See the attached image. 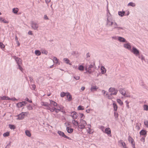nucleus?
I'll return each instance as SVG.
<instances>
[{
    "instance_id": "4d7b16f0",
    "label": "nucleus",
    "mask_w": 148,
    "mask_h": 148,
    "mask_svg": "<svg viewBox=\"0 0 148 148\" xmlns=\"http://www.w3.org/2000/svg\"><path fill=\"white\" fill-rule=\"evenodd\" d=\"M101 70V73L102 74H104L106 72V69L104 70L102 69V70Z\"/></svg>"
},
{
    "instance_id": "4c0bfd02",
    "label": "nucleus",
    "mask_w": 148,
    "mask_h": 148,
    "mask_svg": "<svg viewBox=\"0 0 148 148\" xmlns=\"http://www.w3.org/2000/svg\"><path fill=\"white\" fill-rule=\"evenodd\" d=\"M10 135V133L9 132H8L4 133L3 134V136L4 137H7L9 136Z\"/></svg>"
},
{
    "instance_id": "49530a36",
    "label": "nucleus",
    "mask_w": 148,
    "mask_h": 148,
    "mask_svg": "<svg viewBox=\"0 0 148 148\" xmlns=\"http://www.w3.org/2000/svg\"><path fill=\"white\" fill-rule=\"evenodd\" d=\"M144 124L147 127H148V121L147 120H145L144 122Z\"/></svg>"
},
{
    "instance_id": "a878e982",
    "label": "nucleus",
    "mask_w": 148,
    "mask_h": 148,
    "mask_svg": "<svg viewBox=\"0 0 148 148\" xmlns=\"http://www.w3.org/2000/svg\"><path fill=\"white\" fill-rule=\"evenodd\" d=\"M72 122L74 125L76 126H77L78 125V123L77 121L75 120H73L72 121Z\"/></svg>"
},
{
    "instance_id": "ea45409f",
    "label": "nucleus",
    "mask_w": 148,
    "mask_h": 148,
    "mask_svg": "<svg viewBox=\"0 0 148 148\" xmlns=\"http://www.w3.org/2000/svg\"><path fill=\"white\" fill-rule=\"evenodd\" d=\"M118 91L117 90H116L114 92H111V93L110 94V96H112V95H116L117 94V92Z\"/></svg>"
},
{
    "instance_id": "4468645a",
    "label": "nucleus",
    "mask_w": 148,
    "mask_h": 148,
    "mask_svg": "<svg viewBox=\"0 0 148 148\" xmlns=\"http://www.w3.org/2000/svg\"><path fill=\"white\" fill-rule=\"evenodd\" d=\"M25 106V104L23 103L22 102H20L16 104V106L18 108H21L23 106Z\"/></svg>"
},
{
    "instance_id": "c756f323",
    "label": "nucleus",
    "mask_w": 148,
    "mask_h": 148,
    "mask_svg": "<svg viewBox=\"0 0 148 148\" xmlns=\"http://www.w3.org/2000/svg\"><path fill=\"white\" fill-rule=\"evenodd\" d=\"M25 133L26 135L28 137H30L31 136V134L29 130H26L25 131Z\"/></svg>"
},
{
    "instance_id": "9b49d317",
    "label": "nucleus",
    "mask_w": 148,
    "mask_h": 148,
    "mask_svg": "<svg viewBox=\"0 0 148 148\" xmlns=\"http://www.w3.org/2000/svg\"><path fill=\"white\" fill-rule=\"evenodd\" d=\"M66 130L67 132L69 133H71L73 131V128H70L69 127H66Z\"/></svg>"
},
{
    "instance_id": "2f4dec72",
    "label": "nucleus",
    "mask_w": 148,
    "mask_h": 148,
    "mask_svg": "<svg viewBox=\"0 0 148 148\" xmlns=\"http://www.w3.org/2000/svg\"><path fill=\"white\" fill-rule=\"evenodd\" d=\"M9 127L12 130H14L15 128V126L13 125L10 124L9 125Z\"/></svg>"
},
{
    "instance_id": "bf43d9fd",
    "label": "nucleus",
    "mask_w": 148,
    "mask_h": 148,
    "mask_svg": "<svg viewBox=\"0 0 148 148\" xmlns=\"http://www.w3.org/2000/svg\"><path fill=\"white\" fill-rule=\"evenodd\" d=\"M18 69H19L21 71H22L23 68L21 65V64L18 65Z\"/></svg>"
},
{
    "instance_id": "aec40b11",
    "label": "nucleus",
    "mask_w": 148,
    "mask_h": 148,
    "mask_svg": "<svg viewBox=\"0 0 148 148\" xmlns=\"http://www.w3.org/2000/svg\"><path fill=\"white\" fill-rule=\"evenodd\" d=\"M119 92L122 95L124 96H125V93L124 92L125 90L123 88H121L119 90Z\"/></svg>"
},
{
    "instance_id": "f257e3e1",
    "label": "nucleus",
    "mask_w": 148,
    "mask_h": 148,
    "mask_svg": "<svg viewBox=\"0 0 148 148\" xmlns=\"http://www.w3.org/2000/svg\"><path fill=\"white\" fill-rule=\"evenodd\" d=\"M131 52L133 53L136 56H138L139 55V51L136 48L134 47H133L132 48V50Z\"/></svg>"
},
{
    "instance_id": "680f3d73",
    "label": "nucleus",
    "mask_w": 148,
    "mask_h": 148,
    "mask_svg": "<svg viewBox=\"0 0 148 148\" xmlns=\"http://www.w3.org/2000/svg\"><path fill=\"white\" fill-rule=\"evenodd\" d=\"M25 100L30 103H32V100H29L27 98H26Z\"/></svg>"
},
{
    "instance_id": "6e6d98bb",
    "label": "nucleus",
    "mask_w": 148,
    "mask_h": 148,
    "mask_svg": "<svg viewBox=\"0 0 148 148\" xmlns=\"http://www.w3.org/2000/svg\"><path fill=\"white\" fill-rule=\"evenodd\" d=\"M77 52L76 51H73L71 53V55H74L77 54Z\"/></svg>"
},
{
    "instance_id": "69168bd1",
    "label": "nucleus",
    "mask_w": 148,
    "mask_h": 148,
    "mask_svg": "<svg viewBox=\"0 0 148 148\" xmlns=\"http://www.w3.org/2000/svg\"><path fill=\"white\" fill-rule=\"evenodd\" d=\"M56 109V108H51V109L50 110V111L51 112H53Z\"/></svg>"
},
{
    "instance_id": "3c124183",
    "label": "nucleus",
    "mask_w": 148,
    "mask_h": 148,
    "mask_svg": "<svg viewBox=\"0 0 148 148\" xmlns=\"http://www.w3.org/2000/svg\"><path fill=\"white\" fill-rule=\"evenodd\" d=\"M42 53L47 55L48 53V51L46 50H44L42 51Z\"/></svg>"
},
{
    "instance_id": "f704fd0d",
    "label": "nucleus",
    "mask_w": 148,
    "mask_h": 148,
    "mask_svg": "<svg viewBox=\"0 0 148 148\" xmlns=\"http://www.w3.org/2000/svg\"><path fill=\"white\" fill-rule=\"evenodd\" d=\"M49 104L46 102H42V103L41 105L43 106L47 107L49 106Z\"/></svg>"
},
{
    "instance_id": "0e129e2a",
    "label": "nucleus",
    "mask_w": 148,
    "mask_h": 148,
    "mask_svg": "<svg viewBox=\"0 0 148 148\" xmlns=\"http://www.w3.org/2000/svg\"><path fill=\"white\" fill-rule=\"evenodd\" d=\"M44 19L45 20H48L49 18L47 16V15H45L44 16Z\"/></svg>"
},
{
    "instance_id": "20e7f679",
    "label": "nucleus",
    "mask_w": 148,
    "mask_h": 148,
    "mask_svg": "<svg viewBox=\"0 0 148 148\" xmlns=\"http://www.w3.org/2000/svg\"><path fill=\"white\" fill-rule=\"evenodd\" d=\"M25 113H27L26 112H22L20 114L17 115L18 118L17 119L21 120L23 119L25 116Z\"/></svg>"
},
{
    "instance_id": "e433bc0d",
    "label": "nucleus",
    "mask_w": 148,
    "mask_h": 148,
    "mask_svg": "<svg viewBox=\"0 0 148 148\" xmlns=\"http://www.w3.org/2000/svg\"><path fill=\"white\" fill-rule=\"evenodd\" d=\"M139 58L141 59V60L143 61V60H145L144 57L142 55H139L138 56Z\"/></svg>"
},
{
    "instance_id": "7ed1b4c3",
    "label": "nucleus",
    "mask_w": 148,
    "mask_h": 148,
    "mask_svg": "<svg viewBox=\"0 0 148 148\" xmlns=\"http://www.w3.org/2000/svg\"><path fill=\"white\" fill-rule=\"evenodd\" d=\"M31 24L32 27L34 30H36L38 28V25L35 22L32 21Z\"/></svg>"
},
{
    "instance_id": "13d9d810",
    "label": "nucleus",
    "mask_w": 148,
    "mask_h": 148,
    "mask_svg": "<svg viewBox=\"0 0 148 148\" xmlns=\"http://www.w3.org/2000/svg\"><path fill=\"white\" fill-rule=\"evenodd\" d=\"M79 114L80 116V119H82V118L83 117H84L85 116H84L83 114L79 113Z\"/></svg>"
},
{
    "instance_id": "5701e85b",
    "label": "nucleus",
    "mask_w": 148,
    "mask_h": 148,
    "mask_svg": "<svg viewBox=\"0 0 148 148\" xmlns=\"http://www.w3.org/2000/svg\"><path fill=\"white\" fill-rule=\"evenodd\" d=\"M84 67L82 65H79L78 68V69L79 71H83L84 70Z\"/></svg>"
},
{
    "instance_id": "dca6fc26",
    "label": "nucleus",
    "mask_w": 148,
    "mask_h": 148,
    "mask_svg": "<svg viewBox=\"0 0 148 148\" xmlns=\"http://www.w3.org/2000/svg\"><path fill=\"white\" fill-rule=\"evenodd\" d=\"M119 142L121 143L122 146H123L124 148H127L126 146V145L125 143L123 142V140H120L119 141Z\"/></svg>"
},
{
    "instance_id": "423d86ee",
    "label": "nucleus",
    "mask_w": 148,
    "mask_h": 148,
    "mask_svg": "<svg viewBox=\"0 0 148 148\" xmlns=\"http://www.w3.org/2000/svg\"><path fill=\"white\" fill-rule=\"evenodd\" d=\"M17 65L21 64H22L21 59L18 57H16V56H14Z\"/></svg>"
},
{
    "instance_id": "5fc2aeb1",
    "label": "nucleus",
    "mask_w": 148,
    "mask_h": 148,
    "mask_svg": "<svg viewBox=\"0 0 148 148\" xmlns=\"http://www.w3.org/2000/svg\"><path fill=\"white\" fill-rule=\"evenodd\" d=\"M145 136L144 137H143L142 138H141L140 139V140L143 142V143H144L145 142Z\"/></svg>"
},
{
    "instance_id": "6e6552de",
    "label": "nucleus",
    "mask_w": 148,
    "mask_h": 148,
    "mask_svg": "<svg viewBox=\"0 0 148 148\" xmlns=\"http://www.w3.org/2000/svg\"><path fill=\"white\" fill-rule=\"evenodd\" d=\"M118 40L120 42H127V41L126 40V39L121 37L119 36L118 37Z\"/></svg>"
},
{
    "instance_id": "c85d7f7f",
    "label": "nucleus",
    "mask_w": 148,
    "mask_h": 148,
    "mask_svg": "<svg viewBox=\"0 0 148 148\" xmlns=\"http://www.w3.org/2000/svg\"><path fill=\"white\" fill-rule=\"evenodd\" d=\"M18 10V9L17 8H14L12 9V12L16 14L17 13Z\"/></svg>"
},
{
    "instance_id": "6ab92c4d",
    "label": "nucleus",
    "mask_w": 148,
    "mask_h": 148,
    "mask_svg": "<svg viewBox=\"0 0 148 148\" xmlns=\"http://www.w3.org/2000/svg\"><path fill=\"white\" fill-rule=\"evenodd\" d=\"M1 99L2 100H9L10 99L8 97L4 96L1 97Z\"/></svg>"
},
{
    "instance_id": "1a4fd4ad",
    "label": "nucleus",
    "mask_w": 148,
    "mask_h": 148,
    "mask_svg": "<svg viewBox=\"0 0 148 148\" xmlns=\"http://www.w3.org/2000/svg\"><path fill=\"white\" fill-rule=\"evenodd\" d=\"M147 131L145 130H142L140 132V135L146 136L147 135Z\"/></svg>"
},
{
    "instance_id": "c03bdc74",
    "label": "nucleus",
    "mask_w": 148,
    "mask_h": 148,
    "mask_svg": "<svg viewBox=\"0 0 148 148\" xmlns=\"http://www.w3.org/2000/svg\"><path fill=\"white\" fill-rule=\"evenodd\" d=\"M82 106H79L77 107V110H84V108H83Z\"/></svg>"
},
{
    "instance_id": "a19ab883",
    "label": "nucleus",
    "mask_w": 148,
    "mask_h": 148,
    "mask_svg": "<svg viewBox=\"0 0 148 148\" xmlns=\"http://www.w3.org/2000/svg\"><path fill=\"white\" fill-rule=\"evenodd\" d=\"M144 110L147 111L148 110V106L147 105H144L143 106Z\"/></svg>"
},
{
    "instance_id": "0eeeda50",
    "label": "nucleus",
    "mask_w": 148,
    "mask_h": 148,
    "mask_svg": "<svg viewBox=\"0 0 148 148\" xmlns=\"http://www.w3.org/2000/svg\"><path fill=\"white\" fill-rule=\"evenodd\" d=\"M123 47L125 48H126L128 50H131V47L129 43L124 44Z\"/></svg>"
},
{
    "instance_id": "052dcab7",
    "label": "nucleus",
    "mask_w": 148,
    "mask_h": 148,
    "mask_svg": "<svg viewBox=\"0 0 148 148\" xmlns=\"http://www.w3.org/2000/svg\"><path fill=\"white\" fill-rule=\"evenodd\" d=\"M74 78L76 80H79L80 78L78 76H74Z\"/></svg>"
},
{
    "instance_id": "f8f14e48",
    "label": "nucleus",
    "mask_w": 148,
    "mask_h": 148,
    "mask_svg": "<svg viewBox=\"0 0 148 148\" xmlns=\"http://www.w3.org/2000/svg\"><path fill=\"white\" fill-rule=\"evenodd\" d=\"M105 132V133L108 134H110L111 133V130L109 127L106 128Z\"/></svg>"
},
{
    "instance_id": "4be33fe9",
    "label": "nucleus",
    "mask_w": 148,
    "mask_h": 148,
    "mask_svg": "<svg viewBox=\"0 0 148 148\" xmlns=\"http://www.w3.org/2000/svg\"><path fill=\"white\" fill-rule=\"evenodd\" d=\"M50 103L49 104H50L51 105V104H52V105H53L54 106H57V104L55 101H54L52 100H50Z\"/></svg>"
},
{
    "instance_id": "412c9836",
    "label": "nucleus",
    "mask_w": 148,
    "mask_h": 148,
    "mask_svg": "<svg viewBox=\"0 0 148 148\" xmlns=\"http://www.w3.org/2000/svg\"><path fill=\"white\" fill-rule=\"evenodd\" d=\"M80 120L81 124L84 125V126H85L87 124L86 121L82 119H80Z\"/></svg>"
},
{
    "instance_id": "f03ea898",
    "label": "nucleus",
    "mask_w": 148,
    "mask_h": 148,
    "mask_svg": "<svg viewBox=\"0 0 148 148\" xmlns=\"http://www.w3.org/2000/svg\"><path fill=\"white\" fill-rule=\"evenodd\" d=\"M113 21H112L111 19H110V17L108 16L107 18V23L106 24V25H108L109 26H111L112 25L113 23L114 24V22Z\"/></svg>"
},
{
    "instance_id": "338daca9",
    "label": "nucleus",
    "mask_w": 148,
    "mask_h": 148,
    "mask_svg": "<svg viewBox=\"0 0 148 148\" xmlns=\"http://www.w3.org/2000/svg\"><path fill=\"white\" fill-rule=\"evenodd\" d=\"M50 106H51L50 104H49V106H47V109L50 110L51 109V108H50Z\"/></svg>"
},
{
    "instance_id": "37998d69",
    "label": "nucleus",
    "mask_w": 148,
    "mask_h": 148,
    "mask_svg": "<svg viewBox=\"0 0 148 148\" xmlns=\"http://www.w3.org/2000/svg\"><path fill=\"white\" fill-rule=\"evenodd\" d=\"M5 46V45L3 44L2 42H0V47L2 49L4 48Z\"/></svg>"
},
{
    "instance_id": "2eb2a0df",
    "label": "nucleus",
    "mask_w": 148,
    "mask_h": 148,
    "mask_svg": "<svg viewBox=\"0 0 148 148\" xmlns=\"http://www.w3.org/2000/svg\"><path fill=\"white\" fill-rule=\"evenodd\" d=\"M112 105L114 108V112L116 111L118 108V106L114 102L113 103Z\"/></svg>"
},
{
    "instance_id": "79ce46f5",
    "label": "nucleus",
    "mask_w": 148,
    "mask_h": 148,
    "mask_svg": "<svg viewBox=\"0 0 148 148\" xmlns=\"http://www.w3.org/2000/svg\"><path fill=\"white\" fill-rule=\"evenodd\" d=\"M32 86V88H31V89L33 90H35V89L36 88V86L34 84H32L31 85Z\"/></svg>"
},
{
    "instance_id": "7c9ffc66",
    "label": "nucleus",
    "mask_w": 148,
    "mask_h": 148,
    "mask_svg": "<svg viewBox=\"0 0 148 148\" xmlns=\"http://www.w3.org/2000/svg\"><path fill=\"white\" fill-rule=\"evenodd\" d=\"M117 102L119 103V104L121 105L122 106L123 104V102L121 101V100L120 99H118L116 100Z\"/></svg>"
},
{
    "instance_id": "ddd939ff",
    "label": "nucleus",
    "mask_w": 148,
    "mask_h": 148,
    "mask_svg": "<svg viewBox=\"0 0 148 148\" xmlns=\"http://www.w3.org/2000/svg\"><path fill=\"white\" fill-rule=\"evenodd\" d=\"M116 111H115L114 112V116L115 117V120L116 121H117L119 119L118 116H119V114L118 113L116 112Z\"/></svg>"
},
{
    "instance_id": "603ef678",
    "label": "nucleus",
    "mask_w": 148,
    "mask_h": 148,
    "mask_svg": "<svg viewBox=\"0 0 148 148\" xmlns=\"http://www.w3.org/2000/svg\"><path fill=\"white\" fill-rule=\"evenodd\" d=\"M132 140H133V139L130 136H129L128 137V140L129 142H130V141Z\"/></svg>"
},
{
    "instance_id": "bb28decb",
    "label": "nucleus",
    "mask_w": 148,
    "mask_h": 148,
    "mask_svg": "<svg viewBox=\"0 0 148 148\" xmlns=\"http://www.w3.org/2000/svg\"><path fill=\"white\" fill-rule=\"evenodd\" d=\"M117 89H115V88H112L111 87L109 88V91L110 92H115Z\"/></svg>"
},
{
    "instance_id": "de8ad7c7",
    "label": "nucleus",
    "mask_w": 148,
    "mask_h": 148,
    "mask_svg": "<svg viewBox=\"0 0 148 148\" xmlns=\"http://www.w3.org/2000/svg\"><path fill=\"white\" fill-rule=\"evenodd\" d=\"M53 59L54 60L56 61V63H58V59L56 57H53Z\"/></svg>"
},
{
    "instance_id": "9d476101",
    "label": "nucleus",
    "mask_w": 148,
    "mask_h": 148,
    "mask_svg": "<svg viewBox=\"0 0 148 148\" xmlns=\"http://www.w3.org/2000/svg\"><path fill=\"white\" fill-rule=\"evenodd\" d=\"M66 96L67 99L68 101H70L72 99V96L69 92H68V93H67Z\"/></svg>"
},
{
    "instance_id": "8fccbe9b",
    "label": "nucleus",
    "mask_w": 148,
    "mask_h": 148,
    "mask_svg": "<svg viewBox=\"0 0 148 148\" xmlns=\"http://www.w3.org/2000/svg\"><path fill=\"white\" fill-rule=\"evenodd\" d=\"M114 28L117 29L118 30H119L120 29H123V27H114Z\"/></svg>"
},
{
    "instance_id": "393cba45",
    "label": "nucleus",
    "mask_w": 148,
    "mask_h": 148,
    "mask_svg": "<svg viewBox=\"0 0 148 148\" xmlns=\"http://www.w3.org/2000/svg\"><path fill=\"white\" fill-rule=\"evenodd\" d=\"M98 88V87L96 86H92L91 87L90 90L92 91H93V90H96Z\"/></svg>"
},
{
    "instance_id": "774afa93",
    "label": "nucleus",
    "mask_w": 148,
    "mask_h": 148,
    "mask_svg": "<svg viewBox=\"0 0 148 148\" xmlns=\"http://www.w3.org/2000/svg\"><path fill=\"white\" fill-rule=\"evenodd\" d=\"M28 34L29 35H32L33 34L32 33V31H29L28 32Z\"/></svg>"
},
{
    "instance_id": "cd10ccee",
    "label": "nucleus",
    "mask_w": 148,
    "mask_h": 148,
    "mask_svg": "<svg viewBox=\"0 0 148 148\" xmlns=\"http://www.w3.org/2000/svg\"><path fill=\"white\" fill-rule=\"evenodd\" d=\"M95 66V63H94L93 65L90 64L88 67V69L89 70H91L92 69L94 68Z\"/></svg>"
},
{
    "instance_id": "09e8293b",
    "label": "nucleus",
    "mask_w": 148,
    "mask_h": 148,
    "mask_svg": "<svg viewBox=\"0 0 148 148\" xmlns=\"http://www.w3.org/2000/svg\"><path fill=\"white\" fill-rule=\"evenodd\" d=\"M136 128L138 130L140 129V126L137 123L136 126Z\"/></svg>"
},
{
    "instance_id": "e2e57ef3",
    "label": "nucleus",
    "mask_w": 148,
    "mask_h": 148,
    "mask_svg": "<svg viewBox=\"0 0 148 148\" xmlns=\"http://www.w3.org/2000/svg\"><path fill=\"white\" fill-rule=\"evenodd\" d=\"M10 143L11 142H10L8 145H7L5 148H9L11 145Z\"/></svg>"
},
{
    "instance_id": "f3484780",
    "label": "nucleus",
    "mask_w": 148,
    "mask_h": 148,
    "mask_svg": "<svg viewBox=\"0 0 148 148\" xmlns=\"http://www.w3.org/2000/svg\"><path fill=\"white\" fill-rule=\"evenodd\" d=\"M63 61H64L65 63L68 64H69L70 65H71V64L70 63V60L67 58H64L63 59Z\"/></svg>"
},
{
    "instance_id": "c9c22d12",
    "label": "nucleus",
    "mask_w": 148,
    "mask_h": 148,
    "mask_svg": "<svg viewBox=\"0 0 148 148\" xmlns=\"http://www.w3.org/2000/svg\"><path fill=\"white\" fill-rule=\"evenodd\" d=\"M135 3L133 2H130L128 4V6H132V7H135Z\"/></svg>"
},
{
    "instance_id": "864d4df0",
    "label": "nucleus",
    "mask_w": 148,
    "mask_h": 148,
    "mask_svg": "<svg viewBox=\"0 0 148 148\" xmlns=\"http://www.w3.org/2000/svg\"><path fill=\"white\" fill-rule=\"evenodd\" d=\"M125 102L126 103V107H127L128 108H129L130 107H129V102L127 101H125Z\"/></svg>"
},
{
    "instance_id": "b1692460",
    "label": "nucleus",
    "mask_w": 148,
    "mask_h": 148,
    "mask_svg": "<svg viewBox=\"0 0 148 148\" xmlns=\"http://www.w3.org/2000/svg\"><path fill=\"white\" fill-rule=\"evenodd\" d=\"M125 13V12L124 11H119L118 12V14L121 16L122 17L124 15Z\"/></svg>"
},
{
    "instance_id": "473e14b6",
    "label": "nucleus",
    "mask_w": 148,
    "mask_h": 148,
    "mask_svg": "<svg viewBox=\"0 0 148 148\" xmlns=\"http://www.w3.org/2000/svg\"><path fill=\"white\" fill-rule=\"evenodd\" d=\"M68 92H62L60 94V96L62 97H64L65 96H66V95H67V93Z\"/></svg>"
},
{
    "instance_id": "a211bd4d",
    "label": "nucleus",
    "mask_w": 148,
    "mask_h": 148,
    "mask_svg": "<svg viewBox=\"0 0 148 148\" xmlns=\"http://www.w3.org/2000/svg\"><path fill=\"white\" fill-rule=\"evenodd\" d=\"M58 133L60 136L63 137H64V136L65 135L63 132L60 131H58Z\"/></svg>"
},
{
    "instance_id": "58836bf2",
    "label": "nucleus",
    "mask_w": 148,
    "mask_h": 148,
    "mask_svg": "<svg viewBox=\"0 0 148 148\" xmlns=\"http://www.w3.org/2000/svg\"><path fill=\"white\" fill-rule=\"evenodd\" d=\"M80 129H84L85 127V126L84 125L80 124V125H79L77 126Z\"/></svg>"
},
{
    "instance_id": "72a5a7b5",
    "label": "nucleus",
    "mask_w": 148,
    "mask_h": 148,
    "mask_svg": "<svg viewBox=\"0 0 148 148\" xmlns=\"http://www.w3.org/2000/svg\"><path fill=\"white\" fill-rule=\"evenodd\" d=\"M35 53L37 56H39L41 54L40 51L39 50H36L35 51Z\"/></svg>"
},
{
    "instance_id": "39448f33",
    "label": "nucleus",
    "mask_w": 148,
    "mask_h": 148,
    "mask_svg": "<svg viewBox=\"0 0 148 148\" xmlns=\"http://www.w3.org/2000/svg\"><path fill=\"white\" fill-rule=\"evenodd\" d=\"M69 115L72 117L73 120L76 119L78 116L77 113L75 111L72 112L71 114Z\"/></svg>"
},
{
    "instance_id": "a18cd8bd",
    "label": "nucleus",
    "mask_w": 148,
    "mask_h": 148,
    "mask_svg": "<svg viewBox=\"0 0 148 148\" xmlns=\"http://www.w3.org/2000/svg\"><path fill=\"white\" fill-rule=\"evenodd\" d=\"M27 109L29 110H30L33 109L32 107L31 106L30 104L28 105L27 107Z\"/></svg>"
}]
</instances>
